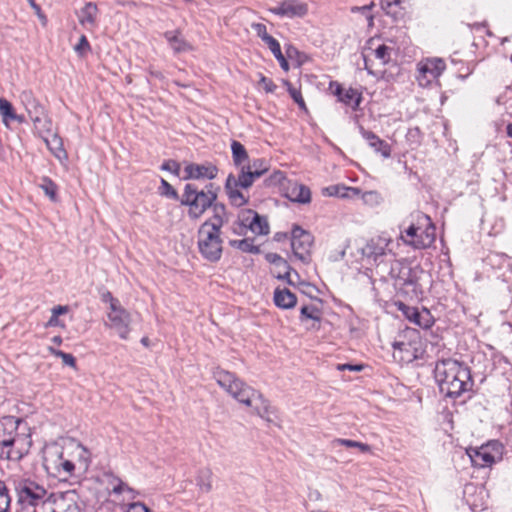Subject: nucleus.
Here are the masks:
<instances>
[{
    "label": "nucleus",
    "instance_id": "obj_47",
    "mask_svg": "<svg viewBox=\"0 0 512 512\" xmlns=\"http://www.w3.org/2000/svg\"><path fill=\"white\" fill-rule=\"evenodd\" d=\"M398 309L400 311L403 312V314L411 321H414V322H418V318H419V312L417 311L416 308L414 307H410V306H407L405 305L404 303L402 302H399L398 304Z\"/></svg>",
    "mask_w": 512,
    "mask_h": 512
},
{
    "label": "nucleus",
    "instance_id": "obj_64",
    "mask_svg": "<svg viewBox=\"0 0 512 512\" xmlns=\"http://www.w3.org/2000/svg\"><path fill=\"white\" fill-rule=\"evenodd\" d=\"M286 54L289 58H292L294 55L298 54V50L295 47L289 45L286 48Z\"/></svg>",
    "mask_w": 512,
    "mask_h": 512
},
{
    "label": "nucleus",
    "instance_id": "obj_20",
    "mask_svg": "<svg viewBox=\"0 0 512 512\" xmlns=\"http://www.w3.org/2000/svg\"><path fill=\"white\" fill-rule=\"evenodd\" d=\"M333 84L336 85L334 94L338 97V100L345 105L350 106L353 110H357L362 101L361 94L353 88L343 91L341 85L338 83H331L330 87H332Z\"/></svg>",
    "mask_w": 512,
    "mask_h": 512
},
{
    "label": "nucleus",
    "instance_id": "obj_29",
    "mask_svg": "<svg viewBox=\"0 0 512 512\" xmlns=\"http://www.w3.org/2000/svg\"><path fill=\"white\" fill-rule=\"evenodd\" d=\"M231 151L235 166L241 169L249 160L246 148L239 141L233 140L231 143Z\"/></svg>",
    "mask_w": 512,
    "mask_h": 512
},
{
    "label": "nucleus",
    "instance_id": "obj_36",
    "mask_svg": "<svg viewBox=\"0 0 512 512\" xmlns=\"http://www.w3.org/2000/svg\"><path fill=\"white\" fill-rule=\"evenodd\" d=\"M75 453L78 457L77 469L81 471H86L90 464V452L81 444L76 446Z\"/></svg>",
    "mask_w": 512,
    "mask_h": 512
},
{
    "label": "nucleus",
    "instance_id": "obj_23",
    "mask_svg": "<svg viewBox=\"0 0 512 512\" xmlns=\"http://www.w3.org/2000/svg\"><path fill=\"white\" fill-rule=\"evenodd\" d=\"M258 213L251 209H243L238 214V219L233 225L235 234H243V229H249L257 219Z\"/></svg>",
    "mask_w": 512,
    "mask_h": 512
},
{
    "label": "nucleus",
    "instance_id": "obj_49",
    "mask_svg": "<svg viewBox=\"0 0 512 512\" xmlns=\"http://www.w3.org/2000/svg\"><path fill=\"white\" fill-rule=\"evenodd\" d=\"M161 190L162 195L180 201L177 191L165 179H161Z\"/></svg>",
    "mask_w": 512,
    "mask_h": 512
},
{
    "label": "nucleus",
    "instance_id": "obj_43",
    "mask_svg": "<svg viewBox=\"0 0 512 512\" xmlns=\"http://www.w3.org/2000/svg\"><path fill=\"white\" fill-rule=\"evenodd\" d=\"M421 230V225L417 223L413 219L411 224L402 232L401 239L404 240H414L417 239Z\"/></svg>",
    "mask_w": 512,
    "mask_h": 512
},
{
    "label": "nucleus",
    "instance_id": "obj_42",
    "mask_svg": "<svg viewBox=\"0 0 512 512\" xmlns=\"http://www.w3.org/2000/svg\"><path fill=\"white\" fill-rule=\"evenodd\" d=\"M48 351L52 355L61 358L64 365H67L72 368L76 367V359L72 354L65 353L61 350L53 348L52 346L48 347Z\"/></svg>",
    "mask_w": 512,
    "mask_h": 512
},
{
    "label": "nucleus",
    "instance_id": "obj_45",
    "mask_svg": "<svg viewBox=\"0 0 512 512\" xmlns=\"http://www.w3.org/2000/svg\"><path fill=\"white\" fill-rule=\"evenodd\" d=\"M285 85L287 86V90H288L290 96L298 104L299 108L306 111L307 107H306L305 101L302 97L301 91L299 89L295 88L288 81L285 82Z\"/></svg>",
    "mask_w": 512,
    "mask_h": 512
},
{
    "label": "nucleus",
    "instance_id": "obj_12",
    "mask_svg": "<svg viewBox=\"0 0 512 512\" xmlns=\"http://www.w3.org/2000/svg\"><path fill=\"white\" fill-rule=\"evenodd\" d=\"M446 69V64L441 58H427L418 64L417 80L421 86H427L437 80Z\"/></svg>",
    "mask_w": 512,
    "mask_h": 512
},
{
    "label": "nucleus",
    "instance_id": "obj_52",
    "mask_svg": "<svg viewBox=\"0 0 512 512\" xmlns=\"http://www.w3.org/2000/svg\"><path fill=\"white\" fill-rule=\"evenodd\" d=\"M91 50V47H90V44L86 38L85 35H82L79 39V42L78 44L75 46V51L80 54V55H84L86 54L87 52H89Z\"/></svg>",
    "mask_w": 512,
    "mask_h": 512
},
{
    "label": "nucleus",
    "instance_id": "obj_37",
    "mask_svg": "<svg viewBox=\"0 0 512 512\" xmlns=\"http://www.w3.org/2000/svg\"><path fill=\"white\" fill-rule=\"evenodd\" d=\"M250 231L256 235H267L270 232L269 224L266 217L258 214L257 219L250 227Z\"/></svg>",
    "mask_w": 512,
    "mask_h": 512
},
{
    "label": "nucleus",
    "instance_id": "obj_53",
    "mask_svg": "<svg viewBox=\"0 0 512 512\" xmlns=\"http://www.w3.org/2000/svg\"><path fill=\"white\" fill-rule=\"evenodd\" d=\"M485 446H489V451L492 452V456H494L495 461L501 459L503 446L498 441H493L487 443Z\"/></svg>",
    "mask_w": 512,
    "mask_h": 512
},
{
    "label": "nucleus",
    "instance_id": "obj_3",
    "mask_svg": "<svg viewBox=\"0 0 512 512\" xmlns=\"http://www.w3.org/2000/svg\"><path fill=\"white\" fill-rule=\"evenodd\" d=\"M268 170L269 165L267 161L258 158L242 166L238 177L229 174L225 183V191L230 202L237 207L245 205L248 202V198L239 191V188L247 189L251 187L254 181L263 176Z\"/></svg>",
    "mask_w": 512,
    "mask_h": 512
},
{
    "label": "nucleus",
    "instance_id": "obj_28",
    "mask_svg": "<svg viewBox=\"0 0 512 512\" xmlns=\"http://www.w3.org/2000/svg\"><path fill=\"white\" fill-rule=\"evenodd\" d=\"M299 319L301 322L312 320L314 323L311 325V328L319 329V324L321 321V311L318 307L314 305H304L300 310Z\"/></svg>",
    "mask_w": 512,
    "mask_h": 512
},
{
    "label": "nucleus",
    "instance_id": "obj_14",
    "mask_svg": "<svg viewBox=\"0 0 512 512\" xmlns=\"http://www.w3.org/2000/svg\"><path fill=\"white\" fill-rule=\"evenodd\" d=\"M402 275L399 276V284L406 293H411L412 296L418 298L423 294V288L420 284L421 275L424 271L420 268H406L402 270Z\"/></svg>",
    "mask_w": 512,
    "mask_h": 512
},
{
    "label": "nucleus",
    "instance_id": "obj_10",
    "mask_svg": "<svg viewBox=\"0 0 512 512\" xmlns=\"http://www.w3.org/2000/svg\"><path fill=\"white\" fill-rule=\"evenodd\" d=\"M411 217L421 225L420 234L417 239L404 240V243L415 249L430 247L435 241V225L431 218L420 211L411 214Z\"/></svg>",
    "mask_w": 512,
    "mask_h": 512
},
{
    "label": "nucleus",
    "instance_id": "obj_27",
    "mask_svg": "<svg viewBox=\"0 0 512 512\" xmlns=\"http://www.w3.org/2000/svg\"><path fill=\"white\" fill-rule=\"evenodd\" d=\"M265 259L267 262L275 266H283L284 274L279 273L276 275V277L280 280H286L288 284H293V281L290 279V273L292 268L284 258H282L277 253H267L265 255Z\"/></svg>",
    "mask_w": 512,
    "mask_h": 512
},
{
    "label": "nucleus",
    "instance_id": "obj_7",
    "mask_svg": "<svg viewBox=\"0 0 512 512\" xmlns=\"http://www.w3.org/2000/svg\"><path fill=\"white\" fill-rule=\"evenodd\" d=\"M221 231L209 230L202 224L198 230V248L201 255L210 262H217L222 255Z\"/></svg>",
    "mask_w": 512,
    "mask_h": 512
},
{
    "label": "nucleus",
    "instance_id": "obj_46",
    "mask_svg": "<svg viewBox=\"0 0 512 512\" xmlns=\"http://www.w3.org/2000/svg\"><path fill=\"white\" fill-rule=\"evenodd\" d=\"M373 52L383 65L387 64L391 59V48L384 44L378 46Z\"/></svg>",
    "mask_w": 512,
    "mask_h": 512
},
{
    "label": "nucleus",
    "instance_id": "obj_55",
    "mask_svg": "<svg viewBox=\"0 0 512 512\" xmlns=\"http://www.w3.org/2000/svg\"><path fill=\"white\" fill-rule=\"evenodd\" d=\"M334 189L336 190L335 194L340 197H350L351 195H358L360 193V190L354 187H334Z\"/></svg>",
    "mask_w": 512,
    "mask_h": 512
},
{
    "label": "nucleus",
    "instance_id": "obj_25",
    "mask_svg": "<svg viewBox=\"0 0 512 512\" xmlns=\"http://www.w3.org/2000/svg\"><path fill=\"white\" fill-rule=\"evenodd\" d=\"M403 3V0H380L382 10L395 21L404 17L405 8Z\"/></svg>",
    "mask_w": 512,
    "mask_h": 512
},
{
    "label": "nucleus",
    "instance_id": "obj_24",
    "mask_svg": "<svg viewBox=\"0 0 512 512\" xmlns=\"http://www.w3.org/2000/svg\"><path fill=\"white\" fill-rule=\"evenodd\" d=\"M274 303L282 309L293 308L297 303V297L287 288H276L274 291Z\"/></svg>",
    "mask_w": 512,
    "mask_h": 512
},
{
    "label": "nucleus",
    "instance_id": "obj_17",
    "mask_svg": "<svg viewBox=\"0 0 512 512\" xmlns=\"http://www.w3.org/2000/svg\"><path fill=\"white\" fill-rule=\"evenodd\" d=\"M389 244L390 240H387L386 238H373L362 248V254L366 258L377 262L381 257L386 255Z\"/></svg>",
    "mask_w": 512,
    "mask_h": 512
},
{
    "label": "nucleus",
    "instance_id": "obj_48",
    "mask_svg": "<svg viewBox=\"0 0 512 512\" xmlns=\"http://www.w3.org/2000/svg\"><path fill=\"white\" fill-rule=\"evenodd\" d=\"M254 30L257 32V35L262 39L263 42L267 44V46L275 41L276 39L267 33L266 26L262 23H257L253 25Z\"/></svg>",
    "mask_w": 512,
    "mask_h": 512
},
{
    "label": "nucleus",
    "instance_id": "obj_30",
    "mask_svg": "<svg viewBox=\"0 0 512 512\" xmlns=\"http://www.w3.org/2000/svg\"><path fill=\"white\" fill-rule=\"evenodd\" d=\"M98 12L97 5L93 2H88L80 10L79 22L81 25H94L96 22V15Z\"/></svg>",
    "mask_w": 512,
    "mask_h": 512
},
{
    "label": "nucleus",
    "instance_id": "obj_56",
    "mask_svg": "<svg viewBox=\"0 0 512 512\" xmlns=\"http://www.w3.org/2000/svg\"><path fill=\"white\" fill-rule=\"evenodd\" d=\"M101 300L105 303H109L110 310L121 305L120 301L117 298H114L112 293L109 291H106L101 295Z\"/></svg>",
    "mask_w": 512,
    "mask_h": 512
},
{
    "label": "nucleus",
    "instance_id": "obj_51",
    "mask_svg": "<svg viewBox=\"0 0 512 512\" xmlns=\"http://www.w3.org/2000/svg\"><path fill=\"white\" fill-rule=\"evenodd\" d=\"M374 6H375L374 2H371L370 4L364 5L361 7H353L351 9V11L352 12H361L362 14H364L368 20V24L371 26V25H373L374 17L372 14H370V11Z\"/></svg>",
    "mask_w": 512,
    "mask_h": 512
},
{
    "label": "nucleus",
    "instance_id": "obj_32",
    "mask_svg": "<svg viewBox=\"0 0 512 512\" xmlns=\"http://www.w3.org/2000/svg\"><path fill=\"white\" fill-rule=\"evenodd\" d=\"M45 142L48 149L53 153L55 157H57L58 159L66 157V152L63 148L62 139L57 134H53L51 138L45 139Z\"/></svg>",
    "mask_w": 512,
    "mask_h": 512
},
{
    "label": "nucleus",
    "instance_id": "obj_59",
    "mask_svg": "<svg viewBox=\"0 0 512 512\" xmlns=\"http://www.w3.org/2000/svg\"><path fill=\"white\" fill-rule=\"evenodd\" d=\"M126 512H149V509L141 502H133L128 505Z\"/></svg>",
    "mask_w": 512,
    "mask_h": 512
},
{
    "label": "nucleus",
    "instance_id": "obj_41",
    "mask_svg": "<svg viewBox=\"0 0 512 512\" xmlns=\"http://www.w3.org/2000/svg\"><path fill=\"white\" fill-rule=\"evenodd\" d=\"M0 114L3 118V123L5 126H8L9 120L15 114L12 104L4 98H0Z\"/></svg>",
    "mask_w": 512,
    "mask_h": 512
},
{
    "label": "nucleus",
    "instance_id": "obj_35",
    "mask_svg": "<svg viewBox=\"0 0 512 512\" xmlns=\"http://www.w3.org/2000/svg\"><path fill=\"white\" fill-rule=\"evenodd\" d=\"M114 495H123V501L134 500L137 492L124 481L117 482V486L113 488Z\"/></svg>",
    "mask_w": 512,
    "mask_h": 512
},
{
    "label": "nucleus",
    "instance_id": "obj_62",
    "mask_svg": "<svg viewBox=\"0 0 512 512\" xmlns=\"http://www.w3.org/2000/svg\"><path fill=\"white\" fill-rule=\"evenodd\" d=\"M338 370H345V369H348V370H351V371H360L362 370V366L361 365H351V364H339L337 366Z\"/></svg>",
    "mask_w": 512,
    "mask_h": 512
},
{
    "label": "nucleus",
    "instance_id": "obj_2",
    "mask_svg": "<svg viewBox=\"0 0 512 512\" xmlns=\"http://www.w3.org/2000/svg\"><path fill=\"white\" fill-rule=\"evenodd\" d=\"M213 377L220 387L228 392L238 402L252 407L256 414L266 418L270 414V405L261 393L246 385L234 373L216 368Z\"/></svg>",
    "mask_w": 512,
    "mask_h": 512
},
{
    "label": "nucleus",
    "instance_id": "obj_26",
    "mask_svg": "<svg viewBox=\"0 0 512 512\" xmlns=\"http://www.w3.org/2000/svg\"><path fill=\"white\" fill-rule=\"evenodd\" d=\"M179 34L178 31H167L164 33V37L175 53L190 51L192 46L186 40L179 37Z\"/></svg>",
    "mask_w": 512,
    "mask_h": 512
},
{
    "label": "nucleus",
    "instance_id": "obj_57",
    "mask_svg": "<svg viewBox=\"0 0 512 512\" xmlns=\"http://www.w3.org/2000/svg\"><path fill=\"white\" fill-rule=\"evenodd\" d=\"M284 179V173L277 170L274 171V173L266 180V182L268 185H282Z\"/></svg>",
    "mask_w": 512,
    "mask_h": 512
},
{
    "label": "nucleus",
    "instance_id": "obj_63",
    "mask_svg": "<svg viewBox=\"0 0 512 512\" xmlns=\"http://www.w3.org/2000/svg\"><path fill=\"white\" fill-rule=\"evenodd\" d=\"M59 325H60V321H59L58 317L52 313V315H51L50 319L48 320L46 326H48V327H55V326H59Z\"/></svg>",
    "mask_w": 512,
    "mask_h": 512
},
{
    "label": "nucleus",
    "instance_id": "obj_8",
    "mask_svg": "<svg viewBox=\"0 0 512 512\" xmlns=\"http://www.w3.org/2000/svg\"><path fill=\"white\" fill-rule=\"evenodd\" d=\"M43 466L49 475L62 480L72 477L77 469V464L73 460L65 458L58 449L45 454Z\"/></svg>",
    "mask_w": 512,
    "mask_h": 512
},
{
    "label": "nucleus",
    "instance_id": "obj_50",
    "mask_svg": "<svg viewBox=\"0 0 512 512\" xmlns=\"http://www.w3.org/2000/svg\"><path fill=\"white\" fill-rule=\"evenodd\" d=\"M161 170L168 171V172H171L172 174H174L176 176H179L180 170H181V166H180L179 162H177L175 160H172V159H169V160H166V161H164L162 163Z\"/></svg>",
    "mask_w": 512,
    "mask_h": 512
},
{
    "label": "nucleus",
    "instance_id": "obj_4",
    "mask_svg": "<svg viewBox=\"0 0 512 512\" xmlns=\"http://www.w3.org/2000/svg\"><path fill=\"white\" fill-rule=\"evenodd\" d=\"M214 184L209 183L205 189L199 190L196 185L187 183L184 186L180 204L188 206V216L192 220L199 219L217 199V193L213 190Z\"/></svg>",
    "mask_w": 512,
    "mask_h": 512
},
{
    "label": "nucleus",
    "instance_id": "obj_38",
    "mask_svg": "<svg viewBox=\"0 0 512 512\" xmlns=\"http://www.w3.org/2000/svg\"><path fill=\"white\" fill-rule=\"evenodd\" d=\"M268 48L270 49V51L272 52V54L274 55V57L278 60L281 68L285 71H288L289 70V64L285 58V56L283 55L282 51H281V47H280V44L277 40L273 41L272 43H270L268 45Z\"/></svg>",
    "mask_w": 512,
    "mask_h": 512
},
{
    "label": "nucleus",
    "instance_id": "obj_5",
    "mask_svg": "<svg viewBox=\"0 0 512 512\" xmlns=\"http://www.w3.org/2000/svg\"><path fill=\"white\" fill-rule=\"evenodd\" d=\"M17 495V502L23 509L36 508L46 503L48 491L46 488L25 476H14L10 479Z\"/></svg>",
    "mask_w": 512,
    "mask_h": 512
},
{
    "label": "nucleus",
    "instance_id": "obj_11",
    "mask_svg": "<svg viewBox=\"0 0 512 512\" xmlns=\"http://www.w3.org/2000/svg\"><path fill=\"white\" fill-rule=\"evenodd\" d=\"M313 244V236L299 226L292 229L291 247L293 254L303 263L310 262V252Z\"/></svg>",
    "mask_w": 512,
    "mask_h": 512
},
{
    "label": "nucleus",
    "instance_id": "obj_6",
    "mask_svg": "<svg viewBox=\"0 0 512 512\" xmlns=\"http://www.w3.org/2000/svg\"><path fill=\"white\" fill-rule=\"evenodd\" d=\"M15 427H12L11 432L5 434V424L0 423V457L11 461H19L26 455L31 446V441L25 436L13 433Z\"/></svg>",
    "mask_w": 512,
    "mask_h": 512
},
{
    "label": "nucleus",
    "instance_id": "obj_1",
    "mask_svg": "<svg viewBox=\"0 0 512 512\" xmlns=\"http://www.w3.org/2000/svg\"><path fill=\"white\" fill-rule=\"evenodd\" d=\"M435 379L440 392L449 398H458L464 393L471 392L474 381L470 368L463 362L448 358L436 362Z\"/></svg>",
    "mask_w": 512,
    "mask_h": 512
},
{
    "label": "nucleus",
    "instance_id": "obj_31",
    "mask_svg": "<svg viewBox=\"0 0 512 512\" xmlns=\"http://www.w3.org/2000/svg\"><path fill=\"white\" fill-rule=\"evenodd\" d=\"M393 355L394 357L399 354V358L402 361L410 362L413 359L416 358V356L413 353V347L412 344L409 342H394L393 343Z\"/></svg>",
    "mask_w": 512,
    "mask_h": 512
},
{
    "label": "nucleus",
    "instance_id": "obj_19",
    "mask_svg": "<svg viewBox=\"0 0 512 512\" xmlns=\"http://www.w3.org/2000/svg\"><path fill=\"white\" fill-rule=\"evenodd\" d=\"M285 196L292 202L299 204H308L311 202L310 189L299 182H289L286 187Z\"/></svg>",
    "mask_w": 512,
    "mask_h": 512
},
{
    "label": "nucleus",
    "instance_id": "obj_9",
    "mask_svg": "<svg viewBox=\"0 0 512 512\" xmlns=\"http://www.w3.org/2000/svg\"><path fill=\"white\" fill-rule=\"evenodd\" d=\"M19 98L35 127L40 130L49 131L51 121L47 118L45 108L35 98L33 93L29 90L22 91Z\"/></svg>",
    "mask_w": 512,
    "mask_h": 512
},
{
    "label": "nucleus",
    "instance_id": "obj_15",
    "mask_svg": "<svg viewBox=\"0 0 512 512\" xmlns=\"http://www.w3.org/2000/svg\"><path fill=\"white\" fill-rule=\"evenodd\" d=\"M268 10L280 17L295 18L304 17L308 12V6L300 0H282L277 6Z\"/></svg>",
    "mask_w": 512,
    "mask_h": 512
},
{
    "label": "nucleus",
    "instance_id": "obj_60",
    "mask_svg": "<svg viewBox=\"0 0 512 512\" xmlns=\"http://www.w3.org/2000/svg\"><path fill=\"white\" fill-rule=\"evenodd\" d=\"M68 310H69L68 306L58 305V306L53 307L51 312L54 315H56L57 317H59L60 315L66 314L68 312Z\"/></svg>",
    "mask_w": 512,
    "mask_h": 512
},
{
    "label": "nucleus",
    "instance_id": "obj_44",
    "mask_svg": "<svg viewBox=\"0 0 512 512\" xmlns=\"http://www.w3.org/2000/svg\"><path fill=\"white\" fill-rule=\"evenodd\" d=\"M11 503L8 488L5 482L0 480V512H7Z\"/></svg>",
    "mask_w": 512,
    "mask_h": 512
},
{
    "label": "nucleus",
    "instance_id": "obj_40",
    "mask_svg": "<svg viewBox=\"0 0 512 512\" xmlns=\"http://www.w3.org/2000/svg\"><path fill=\"white\" fill-rule=\"evenodd\" d=\"M333 444L342 445L348 448H358L362 453H367L371 451V447L368 444L350 439L338 438L333 441Z\"/></svg>",
    "mask_w": 512,
    "mask_h": 512
},
{
    "label": "nucleus",
    "instance_id": "obj_33",
    "mask_svg": "<svg viewBox=\"0 0 512 512\" xmlns=\"http://www.w3.org/2000/svg\"><path fill=\"white\" fill-rule=\"evenodd\" d=\"M230 246L236 248L245 253L251 254H259L260 248L257 245H254V240L251 238H245L242 240H231L229 242Z\"/></svg>",
    "mask_w": 512,
    "mask_h": 512
},
{
    "label": "nucleus",
    "instance_id": "obj_18",
    "mask_svg": "<svg viewBox=\"0 0 512 512\" xmlns=\"http://www.w3.org/2000/svg\"><path fill=\"white\" fill-rule=\"evenodd\" d=\"M467 454L474 467H490L496 462L492 452L489 451V446L482 445L479 448H470L467 450Z\"/></svg>",
    "mask_w": 512,
    "mask_h": 512
},
{
    "label": "nucleus",
    "instance_id": "obj_54",
    "mask_svg": "<svg viewBox=\"0 0 512 512\" xmlns=\"http://www.w3.org/2000/svg\"><path fill=\"white\" fill-rule=\"evenodd\" d=\"M363 200L367 204H379L381 202V196L376 191L365 192L362 196Z\"/></svg>",
    "mask_w": 512,
    "mask_h": 512
},
{
    "label": "nucleus",
    "instance_id": "obj_39",
    "mask_svg": "<svg viewBox=\"0 0 512 512\" xmlns=\"http://www.w3.org/2000/svg\"><path fill=\"white\" fill-rule=\"evenodd\" d=\"M39 186L52 201L57 200L58 187L50 178L43 177Z\"/></svg>",
    "mask_w": 512,
    "mask_h": 512
},
{
    "label": "nucleus",
    "instance_id": "obj_22",
    "mask_svg": "<svg viewBox=\"0 0 512 512\" xmlns=\"http://www.w3.org/2000/svg\"><path fill=\"white\" fill-rule=\"evenodd\" d=\"M211 207L213 209V216L203 224H208L209 230L221 231V227L228 222L226 207L224 204L216 202Z\"/></svg>",
    "mask_w": 512,
    "mask_h": 512
},
{
    "label": "nucleus",
    "instance_id": "obj_13",
    "mask_svg": "<svg viewBox=\"0 0 512 512\" xmlns=\"http://www.w3.org/2000/svg\"><path fill=\"white\" fill-rule=\"evenodd\" d=\"M109 328L115 330L121 339H128L131 331V315L122 306L114 307L107 313Z\"/></svg>",
    "mask_w": 512,
    "mask_h": 512
},
{
    "label": "nucleus",
    "instance_id": "obj_21",
    "mask_svg": "<svg viewBox=\"0 0 512 512\" xmlns=\"http://www.w3.org/2000/svg\"><path fill=\"white\" fill-rule=\"evenodd\" d=\"M360 133L362 137L367 141L368 145L373 148L376 153H380L384 158L390 157L391 147L386 141L380 139L372 131L365 130L362 127L360 129Z\"/></svg>",
    "mask_w": 512,
    "mask_h": 512
},
{
    "label": "nucleus",
    "instance_id": "obj_61",
    "mask_svg": "<svg viewBox=\"0 0 512 512\" xmlns=\"http://www.w3.org/2000/svg\"><path fill=\"white\" fill-rule=\"evenodd\" d=\"M106 476L108 478V485L111 487V493L113 494V488L117 486V482H120L121 479L113 474H107Z\"/></svg>",
    "mask_w": 512,
    "mask_h": 512
},
{
    "label": "nucleus",
    "instance_id": "obj_16",
    "mask_svg": "<svg viewBox=\"0 0 512 512\" xmlns=\"http://www.w3.org/2000/svg\"><path fill=\"white\" fill-rule=\"evenodd\" d=\"M184 180L188 179H209L212 180L217 176L218 169L211 163L196 164L189 163L184 168Z\"/></svg>",
    "mask_w": 512,
    "mask_h": 512
},
{
    "label": "nucleus",
    "instance_id": "obj_34",
    "mask_svg": "<svg viewBox=\"0 0 512 512\" xmlns=\"http://www.w3.org/2000/svg\"><path fill=\"white\" fill-rule=\"evenodd\" d=\"M197 486L203 493H208L212 489V472L210 469H203L197 476Z\"/></svg>",
    "mask_w": 512,
    "mask_h": 512
},
{
    "label": "nucleus",
    "instance_id": "obj_58",
    "mask_svg": "<svg viewBox=\"0 0 512 512\" xmlns=\"http://www.w3.org/2000/svg\"><path fill=\"white\" fill-rule=\"evenodd\" d=\"M259 83L267 93H273L277 88L274 82L265 76H261Z\"/></svg>",
    "mask_w": 512,
    "mask_h": 512
}]
</instances>
